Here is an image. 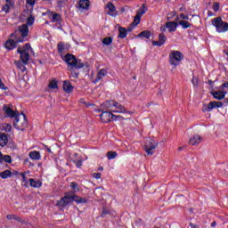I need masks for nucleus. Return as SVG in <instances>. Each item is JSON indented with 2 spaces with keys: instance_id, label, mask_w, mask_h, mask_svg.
Returning <instances> with one entry per match:
<instances>
[{
  "instance_id": "obj_24",
  "label": "nucleus",
  "mask_w": 228,
  "mask_h": 228,
  "mask_svg": "<svg viewBox=\"0 0 228 228\" xmlns=\"http://www.w3.org/2000/svg\"><path fill=\"white\" fill-rule=\"evenodd\" d=\"M169 58H184V55L181 51L171 50L169 53Z\"/></svg>"
},
{
  "instance_id": "obj_6",
  "label": "nucleus",
  "mask_w": 228,
  "mask_h": 228,
  "mask_svg": "<svg viewBox=\"0 0 228 228\" xmlns=\"http://www.w3.org/2000/svg\"><path fill=\"white\" fill-rule=\"evenodd\" d=\"M63 61L68 65V69H83L85 67V63L81 61V59L77 58H64Z\"/></svg>"
},
{
  "instance_id": "obj_22",
  "label": "nucleus",
  "mask_w": 228,
  "mask_h": 228,
  "mask_svg": "<svg viewBox=\"0 0 228 228\" xmlns=\"http://www.w3.org/2000/svg\"><path fill=\"white\" fill-rule=\"evenodd\" d=\"M177 26H179V23L175 21H167L166 23V28H167L169 33H174V31H176Z\"/></svg>"
},
{
  "instance_id": "obj_19",
  "label": "nucleus",
  "mask_w": 228,
  "mask_h": 228,
  "mask_svg": "<svg viewBox=\"0 0 228 228\" xmlns=\"http://www.w3.org/2000/svg\"><path fill=\"white\" fill-rule=\"evenodd\" d=\"M106 76H108V69H99L97 72L94 83H99V81H102L103 77H106Z\"/></svg>"
},
{
  "instance_id": "obj_40",
  "label": "nucleus",
  "mask_w": 228,
  "mask_h": 228,
  "mask_svg": "<svg viewBox=\"0 0 228 228\" xmlns=\"http://www.w3.org/2000/svg\"><path fill=\"white\" fill-rule=\"evenodd\" d=\"M141 20H142V16L136 14L135 17L134 18L133 26H138Z\"/></svg>"
},
{
  "instance_id": "obj_9",
  "label": "nucleus",
  "mask_w": 228,
  "mask_h": 228,
  "mask_svg": "<svg viewBox=\"0 0 228 228\" xmlns=\"http://www.w3.org/2000/svg\"><path fill=\"white\" fill-rule=\"evenodd\" d=\"M70 202H72V193L69 191L66 192L65 196L57 201V206H60V208H65V206L70 204Z\"/></svg>"
},
{
  "instance_id": "obj_37",
  "label": "nucleus",
  "mask_w": 228,
  "mask_h": 228,
  "mask_svg": "<svg viewBox=\"0 0 228 228\" xmlns=\"http://www.w3.org/2000/svg\"><path fill=\"white\" fill-rule=\"evenodd\" d=\"M7 220H16V222H22V218L16 215H7Z\"/></svg>"
},
{
  "instance_id": "obj_32",
  "label": "nucleus",
  "mask_w": 228,
  "mask_h": 228,
  "mask_svg": "<svg viewBox=\"0 0 228 228\" xmlns=\"http://www.w3.org/2000/svg\"><path fill=\"white\" fill-rule=\"evenodd\" d=\"M178 24L182 26L183 29H188V28H191V24L184 20H179Z\"/></svg>"
},
{
  "instance_id": "obj_46",
  "label": "nucleus",
  "mask_w": 228,
  "mask_h": 228,
  "mask_svg": "<svg viewBox=\"0 0 228 228\" xmlns=\"http://www.w3.org/2000/svg\"><path fill=\"white\" fill-rule=\"evenodd\" d=\"M106 215H110V210L109 209H106V208H103L102 209V218H104V216H106Z\"/></svg>"
},
{
  "instance_id": "obj_16",
  "label": "nucleus",
  "mask_w": 228,
  "mask_h": 228,
  "mask_svg": "<svg viewBox=\"0 0 228 228\" xmlns=\"http://www.w3.org/2000/svg\"><path fill=\"white\" fill-rule=\"evenodd\" d=\"M77 8L88 12L90 10V0H79L77 2Z\"/></svg>"
},
{
  "instance_id": "obj_55",
  "label": "nucleus",
  "mask_w": 228,
  "mask_h": 228,
  "mask_svg": "<svg viewBox=\"0 0 228 228\" xmlns=\"http://www.w3.org/2000/svg\"><path fill=\"white\" fill-rule=\"evenodd\" d=\"M67 1L69 0H57L58 5L61 6L63 4V3H67Z\"/></svg>"
},
{
  "instance_id": "obj_8",
  "label": "nucleus",
  "mask_w": 228,
  "mask_h": 228,
  "mask_svg": "<svg viewBox=\"0 0 228 228\" xmlns=\"http://www.w3.org/2000/svg\"><path fill=\"white\" fill-rule=\"evenodd\" d=\"M112 113L113 112L110 111H102L100 115L101 120H102L105 124H108V122H111V120H117L118 118H119V120H124V118L122 116H117Z\"/></svg>"
},
{
  "instance_id": "obj_30",
  "label": "nucleus",
  "mask_w": 228,
  "mask_h": 228,
  "mask_svg": "<svg viewBox=\"0 0 228 228\" xmlns=\"http://www.w3.org/2000/svg\"><path fill=\"white\" fill-rule=\"evenodd\" d=\"M0 129L5 133H10L12 131V125L8 123H4L1 125Z\"/></svg>"
},
{
  "instance_id": "obj_59",
  "label": "nucleus",
  "mask_w": 228,
  "mask_h": 228,
  "mask_svg": "<svg viewBox=\"0 0 228 228\" xmlns=\"http://www.w3.org/2000/svg\"><path fill=\"white\" fill-rule=\"evenodd\" d=\"M0 163H3V153L0 152Z\"/></svg>"
},
{
  "instance_id": "obj_62",
  "label": "nucleus",
  "mask_w": 228,
  "mask_h": 228,
  "mask_svg": "<svg viewBox=\"0 0 228 228\" xmlns=\"http://www.w3.org/2000/svg\"><path fill=\"white\" fill-rule=\"evenodd\" d=\"M47 152H53L52 151H51V148H47Z\"/></svg>"
},
{
  "instance_id": "obj_44",
  "label": "nucleus",
  "mask_w": 228,
  "mask_h": 228,
  "mask_svg": "<svg viewBox=\"0 0 228 228\" xmlns=\"http://www.w3.org/2000/svg\"><path fill=\"white\" fill-rule=\"evenodd\" d=\"M70 188L74 190V191H79V188H77V183L75 182L70 183L69 184Z\"/></svg>"
},
{
  "instance_id": "obj_1",
  "label": "nucleus",
  "mask_w": 228,
  "mask_h": 228,
  "mask_svg": "<svg viewBox=\"0 0 228 228\" xmlns=\"http://www.w3.org/2000/svg\"><path fill=\"white\" fill-rule=\"evenodd\" d=\"M11 38L14 39H9L5 42L4 47L5 49H8V51H12V49H15L17 47V44H22L24 42V38L19 37V32L14 31L10 35Z\"/></svg>"
},
{
  "instance_id": "obj_28",
  "label": "nucleus",
  "mask_w": 228,
  "mask_h": 228,
  "mask_svg": "<svg viewBox=\"0 0 228 228\" xmlns=\"http://www.w3.org/2000/svg\"><path fill=\"white\" fill-rule=\"evenodd\" d=\"M29 183H30V186H32V188H40V186H42V182L38 180H35L33 178L29 179Z\"/></svg>"
},
{
  "instance_id": "obj_41",
  "label": "nucleus",
  "mask_w": 228,
  "mask_h": 228,
  "mask_svg": "<svg viewBox=\"0 0 228 228\" xmlns=\"http://www.w3.org/2000/svg\"><path fill=\"white\" fill-rule=\"evenodd\" d=\"M12 5L10 4H6L2 7V12H5V13H10V8Z\"/></svg>"
},
{
  "instance_id": "obj_20",
  "label": "nucleus",
  "mask_w": 228,
  "mask_h": 228,
  "mask_svg": "<svg viewBox=\"0 0 228 228\" xmlns=\"http://www.w3.org/2000/svg\"><path fill=\"white\" fill-rule=\"evenodd\" d=\"M200 142H202V136L200 134H194L189 140L190 145L192 146L200 145Z\"/></svg>"
},
{
  "instance_id": "obj_61",
  "label": "nucleus",
  "mask_w": 228,
  "mask_h": 228,
  "mask_svg": "<svg viewBox=\"0 0 228 228\" xmlns=\"http://www.w3.org/2000/svg\"><path fill=\"white\" fill-rule=\"evenodd\" d=\"M72 76H73V77H77V76H79L77 73H72Z\"/></svg>"
},
{
  "instance_id": "obj_64",
  "label": "nucleus",
  "mask_w": 228,
  "mask_h": 228,
  "mask_svg": "<svg viewBox=\"0 0 228 228\" xmlns=\"http://www.w3.org/2000/svg\"><path fill=\"white\" fill-rule=\"evenodd\" d=\"M38 62H39V63H42V61L38 60Z\"/></svg>"
},
{
  "instance_id": "obj_34",
  "label": "nucleus",
  "mask_w": 228,
  "mask_h": 228,
  "mask_svg": "<svg viewBox=\"0 0 228 228\" xmlns=\"http://www.w3.org/2000/svg\"><path fill=\"white\" fill-rule=\"evenodd\" d=\"M0 177H2V179H8V177H12V171L5 170V171L1 172Z\"/></svg>"
},
{
  "instance_id": "obj_51",
  "label": "nucleus",
  "mask_w": 228,
  "mask_h": 228,
  "mask_svg": "<svg viewBox=\"0 0 228 228\" xmlns=\"http://www.w3.org/2000/svg\"><path fill=\"white\" fill-rule=\"evenodd\" d=\"M0 89L1 90H8V88L4 86V84L3 83L1 78H0Z\"/></svg>"
},
{
  "instance_id": "obj_57",
  "label": "nucleus",
  "mask_w": 228,
  "mask_h": 228,
  "mask_svg": "<svg viewBox=\"0 0 228 228\" xmlns=\"http://www.w3.org/2000/svg\"><path fill=\"white\" fill-rule=\"evenodd\" d=\"M131 31H133V27H128L126 29V33H131Z\"/></svg>"
},
{
  "instance_id": "obj_15",
  "label": "nucleus",
  "mask_w": 228,
  "mask_h": 228,
  "mask_svg": "<svg viewBox=\"0 0 228 228\" xmlns=\"http://www.w3.org/2000/svg\"><path fill=\"white\" fill-rule=\"evenodd\" d=\"M71 193V201L77 202V204H86L88 200L86 198H81L74 193V191H70Z\"/></svg>"
},
{
  "instance_id": "obj_47",
  "label": "nucleus",
  "mask_w": 228,
  "mask_h": 228,
  "mask_svg": "<svg viewBox=\"0 0 228 228\" xmlns=\"http://www.w3.org/2000/svg\"><path fill=\"white\" fill-rule=\"evenodd\" d=\"M74 163H75V165H76V167H77V168H81V167H82V165H83V160H81V159H79V160H77V161L74 160Z\"/></svg>"
},
{
  "instance_id": "obj_42",
  "label": "nucleus",
  "mask_w": 228,
  "mask_h": 228,
  "mask_svg": "<svg viewBox=\"0 0 228 228\" xmlns=\"http://www.w3.org/2000/svg\"><path fill=\"white\" fill-rule=\"evenodd\" d=\"M27 24L28 26H33V24H35V18L33 16H29L27 19Z\"/></svg>"
},
{
  "instance_id": "obj_2",
  "label": "nucleus",
  "mask_w": 228,
  "mask_h": 228,
  "mask_svg": "<svg viewBox=\"0 0 228 228\" xmlns=\"http://www.w3.org/2000/svg\"><path fill=\"white\" fill-rule=\"evenodd\" d=\"M70 51V45L65 42H59L57 44V52L61 58H76V55L69 53Z\"/></svg>"
},
{
  "instance_id": "obj_50",
  "label": "nucleus",
  "mask_w": 228,
  "mask_h": 228,
  "mask_svg": "<svg viewBox=\"0 0 228 228\" xmlns=\"http://www.w3.org/2000/svg\"><path fill=\"white\" fill-rule=\"evenodd\" d=\"M167 29H168V28L167 27V25L160 27V32H161L163 35H164V33L167 32Z\"/></svg>"
},
{
  "instance_id": "obj_48",
  "label": "nucleus",
  "mask_w": 228,
  "mask_h": 228,
  "mask_svg": "<svg viewBox=\"0 0 228 228\" xmlns=\"http://www.w3.org/2000/svg\"><path fill=\"white\" fill-rule=\"evenodd\" d=\"M180 19H183V20H189L190 17L188 15H185L184 13H181Z\"/></svg>"
},
{
  "instance_id": "obj_7",
  "label": "nucleus",
  "mask_w": 228,
  "mask_h": 228,
  "mask_svg": "<svg viewBox=\"0 0 228 228\" xmlns=\"http://www.w3.org/2000/svg\"><path fill=\"white\" fill-rule=\"evenodd\" d=\"M14 127L20 131H24L28 127V120L26 119V115L20 114L14 119Z\"/></svg>"
},
{
  "instance_id": "obj_53",
  "label": "nucleus",
  "mask_w": 228,
  "mask_h": 228,
  "mask_svg": "<svg viewBox=\"0 0 228 228\" xmlns=\"http://www.w3.org/2000/svg\"><path fill=\"white\" fill-rule=\"evenodd\" d=\"M192 85H193L194 86H197V85H199V79L193 77V78H192Z\"/></svg>"
},
{
  "instance_id": "obj_60",
  "label": "nucleus",
  "mask_w": 228,
  "mask_h": 228,
  "mask_svg": "<svg viewBox=\"0 0 228 228\" xmlns=\"http://www.w3.org/2000/svg\"><path fill=\"white\" fill-rule=\"evenodd\" d=\"M208 17H211V15H213V12L208 11Z\"/></svg>"
},
{
  "instance_id": "obj_17",
  "label": "nucleus",
  "mask_w": 228,
  "mask_h": 228,
  "mask_svg": "<svg viewBox=\"0 0 228 228\" xmlns=\"http://www.w3.org/2000/svg\"><path fill=\"white\" fill-rule=\"evenodd\" d=\"M107 8H108V15H110V17H117L118 15V12H117V7H115V4L113 3L109 2L107 4Z\"/></svg>"
},
{
  "instance_id": "obj_63",
  "label": "nucleus",
  "mask_w": 228,
  "mask_h": 228,
  "mask_svg": "<svg viewBox=\"0 0 228 228\" xmlns=\"http://www.w3.org/2000/svg\"><path fill=\"white\" fill-rule=\"evenodd\" d=\"M98 170H104L102 167H99Z\"/></svg>"
},
{
  "instance_id": "obj_58",
  "label": "nucleus",
  "mask_w": 228,
  "mask_h": 228,
  "mask_svg": "<svg viewBox=\"0 0 228 228\" xmlns=\"http://www.w3.org/2000/svg\"><path fill=\"white\" fill-rule=\"evenodd\" d=\"M211 227H216V222H213L212 224H211Z\"/></svg>"
},
{
  "instance_id": "obj_21",
  "label": "nucleus",
  "mask_w": 228,
  "mask_h": 228,
  "mask_svg": "<svg viewBox=\"0 0 228 228\" xmlns=\"http://www.w3.org/2000/svg\"><path fill=\"white\" fill-rule=\"evenodd\" d=\"M114 110H111L112 113H126L127 110H126V107L124 105L115 102L114 103Z\"/></svg>"
},
{
  "instance_id": "obj_10",
  "label": "nucleus",
  "mask_w": 228,
  "mask_h": 228,
  "mask_svg": "<svg viewBox=\"0 0 228 228\" xmlns=\"http://www.w3.org/2000/svg\"><path fill=\"white\" fill-rule=\"evenodd\" d=\"M224 106L221 102H210L208 105H204L202 111H211L215 108H222Z\"/></svg>"
},
{
  "instance_id": "obj_23",
  "label": "nucleus",
  "mask_w": 228,
  "mask_h": 228,
  "mask_svg": "<svg viewBox=\"0 0 228 228\" xmlns=\"http://www.w3.org/2000/svg\"><path fill=\"white\" fill-rule=\"evenodd\" d=\"M62 88L66 94H72L74 91V86H72V84L69 80L63 82Z\"/></svg>"
},
{
  "instance_id": "obj_3",
  "label": "nucleus",
  "mask_w": 228,
  "mask_h": 228,
  "mask_svg": "<svg viewBox=\"0 0 228 228\" xmlns=\"http://www.w3.org/2000/svg\"><path fill=\"white\" fill-rule=\"evenodd\" d=\"M212 26L216 28L217 33H227L228 31V22L224 21L222 17H216L211 20Z\"/></svg>"
},
{
  "instance_id": "obj_35",
  "label": "nucleus",
  "mask_w": 228,
  "mask_h": 228,
  "mask_svg": "<svg viewBox=\"0 0 228 228\" xmlns=\"http://www.w3.org/2000/svg\"><path fill=\"white\" fill-rule=\"evenodd\" d=\"M52 22H61V15L60 13L53 14Z\"/></svg>"
},
{
  "instance_id": "obj_29",
  "label": "nucleus",
  "mask_w": 228,
  "mask_h": 228,
  "mask_svg": "<svg viewBox=\"0 0 228 228\" xmlns=\"http://www.w3.org/2000/svg\"><path fill=\"white\" fill-rule=\"evenodd\" d=\"M48 88L49 90H56L58 88V81H56V79L50 80Z\"/></svg>"
},
{
  "instance_id": "obj_31",
  "label": "nucleus",
  "mask_w": 228,
  "mask_h": 228,
  "mask_svg": "<svg viewBox=\"0 0 228 228\" xmlns=\"http://www.w3.org/2000/svg\"><path fill=\"white\" fill-rule=\"evenodd\" d=\"M151 31H149V30H143V31H142L141 33H139V35H138V37H140V38H151Z\"/></svg>"
},
{
  "instance_id": "obj_39",
  "label": "nucleus",
  "mask_w": 228,
  "mask_h": 228,
  "mask_svg": "<svg viewBox=\"0 0 228 228\" xmlns=\"http://www.w3.org/2000/svg\"><path fill=\"white\" fill-rule=\"evenodd\" d=\"M112 42H113V38L111 37H107L102 40L103 45H111Z\"/></svg>"
},
{
  "instance_id": "obj_4",
  "label": "nucleus",
  "mask_w": 228,
  "mask_h": 228,
  "mask_svg": "<svg viewBox=\"0 0 228 228\" xmlns=\"http://www.w3.org/2000/svg\"><path fill=\"white\" fill-rule=\"evenodd\" d=\"M17 53L20 54V58H29V56H35V52L31 48L29 43L25 44L22 47H18Z\"/></svg>"
},
{
  "instance_id": "obj_18",
  "label": "nucleus",
  "mask_w": 228,
  "mask_h": 228,
  "mask_svg": "<svg viewBox=\"0 0 228 228\" xmlns=\"http://www.w3.org/2000/svg\"><path fill=\"white\" fill-rule=\"evenodd\" d=\"M101 108L102 110L111 112V110H113V108H115V101H107L101 105Z\"/></svg>"
},
{
  "instance_id": "obj_26",
  "label": "nucleus",
  "mask_w": 228,
  "mask_h": 228,
  "mask_svg": "<svg viewBox=\"0 0 228 228\" xmlns=\"http://www.w3.org/2000/svg\"><path fill=\"white\" fill-rule=\"evenodd\" d=\"M28 156L31 159H34L36 161H38L42 159V156H40V152L34 151H30L28 153Z\"/></svg>"
},
{
  "instance_id": "obj_43",
  "label": "nucleus",
  "mask_w": 228,
  "mask_h": 228,
  "mask_svg": "<svg viewBox=\"0 0 228 228\" xmlns=\"http://www.w3.org/2000/svg\"><path fill=\"white\" fill-rule=\"evenodd\" d=\"M212 10L214 12H219V10H220V4L218 2H215L213 6H212Z\"/></svg>"
},
{
  "instance_id": "obj_33",
  "label": "nucleus",
  "mask_w": 228,
  "mask_h": 228,
  "mask_svg": "<svg viewBox=\"0 0 228 228\" xmlns=\"http://www.w3.org/2000/svg\"><path fill=\"white\" fill-rule=\"evenodd\" d=\"M170 65H174V67H177V65L181 64V58H171L169 59Z\"/></svg>"
},
{
  "instance_id": "obj_11",
  "label": "nucleus",
  "mask_w": 228,
  "mask_h": 228,
  "mask_svg": "<svg viewBox=\"0 0 228 228\" xmlns=\"http://www.w3.org/2000/svg\"><path fill=\"white\" fill-rule=\"evenodd\" d=\"M14 63L18 69H20V70L24 72V70H26L25 65L29 63V58H20L18 61H15Z\"/></svg>"
},
{
  "instance_id": "obj_56",
  "label": "nucleus",
  "mask_w": 228,
  "mask_h": 228,
  "mask_svg": "<svg viewBox=\"0 0 228 228\" xmlns=\"http://www.w3.org/2000/svg\"><path fill=\"white\" fill-rule=\"evenodd\" d=\"M21 177L23 179V182L26 183V173H21Z\"/></svg>"
},
{
  "instance_id": "obj_36",
  "label": "nucleus",
  "mask_w": 228,
  "mask_h": 228,
  "mask_svg": "<svg viewBox=\"0 0 228 228\" xmlns=\"http://www.w3.org/2000/svg\"><path fill=\"white\" fill-rule=\"evenodd\" d=\"M145 12H147V7H145V4H143L142 8L137 10L136 15H139V17H142V15H145Z\"/></svg>"
},
{
  "instance_id": "obj_13",
  "label": "nucleus",
  "mask_w": 228,
  "mask_h": 228,
  "mask_svg": "<svg viewBox=\"0 0 228 228\" xmlns=\"http://www.w3.org/2000/svg\"><path fill=\"white\" fill-rule=\"evenodd\" d=\"M3 110L7 117H10L11 118H16L20 115L19 112L12 110V108L8 107L7 105H4Z\"/></svg>"
},
{
  "instance_id": "obj_25",
  "label": "nucleus",
  "mask_w": 228,
  "mask_h": 228,
  "mask_svg": "<svg viewBox=\"0 0 228 228\" xmlns=\"http://www.w3.org/2000/svg\"><path fill=\"white\" fill-rule=\"evenodd\" d=\"M8 143V136L4 133H0V147H5Z\"/></svg>"
},
{
  "instance_id": "obj_5",
  "label": "nucleus",
  "mask_w": 228,
  "mask_h": 228,
  "mask_svg": "<svg viewBox=\"0 0 228 228\" xmlns=\"http://www.w3.org/2000/svg\"><path fill=\"white\" fill-rule=\"evenodd\" d=\"M158 145H159L158 141L148 138L145 141L143 149H144L146 154H148L149 156H152V154H154V151H156V149H158Z\"/></svg>"
},
{
  "instance_id": "obj_49",
  "label": "nucleus",
  "mask_w": 228,
  "mask_h": 228,
  "mask_svg": "<svg viewBox=\"0 0 228 228\" xmlns=\"http://www.w3.org/2000/svg\"><path fill=\"white\" fill-rule=\"evenodd\" d=\"M27 3L30 6H35V4H37V0H27Z\"/></svg>"
},
{
  "instance_id": "obj_38",
  "label": "nucleus",
  "mask_w": 228,
  "mask_h": 228,
  "mask_svg": "<svg viewBox=\"0 0 228 228\" xmlns=\"http://www.w3.org/2000/svg\"><path fill=\"white\" fill-rule=\"evenodd\" d=\"M118 154L116 151H110L107 152V158L108 159H115Z\"/></svg>"
},
{
  "instance_id": "obj_12",
  "label": "nucleus",
  "mask_w": 228,
  "mask_h": 228,
  "mask_svg": "<svg viewBox=\"0 0 228 228\" xmlns=\"http://www.w3.org/2000/svg\"><path fill=\"white\" fill-rule=\"evenodd\" d=\"M18 32V37H19V33L20 35L22 37V38L28 37V33H29V27L28 26V24H23L21 26H20L18 28V30H15Z\"/></svg>"
},
{
  "instance_id": "obj_54",
  "label": "nucleus",
  "mask_w": 228,
  "mask_h": 228,
  "mask_svg": "<svg viewBox=\"0 0 228 228\" xmlns=\"http://www.w3.org/2000/svg\"><path fill=\"white\" fill-rule=\"evenodd\" d=\"M6 4H10L11 6H14L15 3L13 2V0H5Z\"/></svg>"
},
{
  "instance_id": "obj_45",
  "label": "nucleus",
  "mask_w": 228,
  "mask_h": 228,
  "mask_svg": "<svg viewBox=\"0 0 228 228\" xmlns=\"http://www.w3.org/2000/svg\"><path fill=\"white\" fill-rule=\"evenodd\" d=\"M3 161H5V163H12V157L10 155H5L3 157Z\"/></svg>"
},
{
  "instance_id": "obj_14",
  "label": "nucleus",
  "mask_w": 228,
  "mask_h": 228,
  "mask_svg": "<svg viewBox=\"0 0 228 228\" xmlns=\"http://www.w3.org/2000/svg\"><path fill=\"white\" fill-rule=\"evenodd\" d=\"M167 42V36L165 34L160 33L159 34V41H152V45L157 47H161V45H165Z\"/></svg>"
},
{
  "instance_id": "obj_27",
  "label": "nucleus",
  "mask_w": 228,
  "mask_h": 228,
  "mask_svg": "<svg viewBox=\"0 0 228 228\" xmlns=\"http://www.w3.org/2000/svg\"><path fill=\"white\" fill-rule=\"evenodd\" d=\"M119 35L118 38H126L127 37V28L124 27L118 28Z\"/></svg>"
},
{
  "instance_id": "obj_52",
  "label": "nucleus",
  "mask_w": 228,
  "mask_h": 228,
  "mask_svg": "<svg viewBox=\"0 0 228 228\" xmlns=\"http://www.w3.org/2000/svg\"><path fill=\"white\" fill-rule=\"evenodd\" d=\"M93 177H94V179H101V173L93 174Z\"/></svg>"
}]
</instances>
